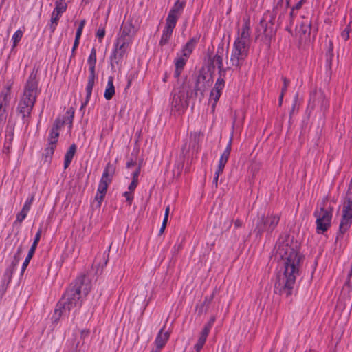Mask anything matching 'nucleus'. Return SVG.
<instances>
[{
  "mask_svg": "<svg viewBox=\"0 0 352 352\" xmlns=\"http://www.w3.org/2000/svg\"><path fill=\"white\" fill-rule=\"evenodd\" d=\"M223 168L221 167V166H218L217 167V169L216 170L215 173H214V175L216 176H219L223 171Z\"/></svg>",
  "mask_w": 352,
  "mask_h": 352,
  "instance_id": "09e8293b",
  "label": "nucleus"
},
{
  "mask_svg": "<svg viewBox=\"0 0 352 352\" xmlns=\"http://www.w3.org/2000/svg\"><path fill=\"white\" fill-rule=\"evenodd\" d=\"M284 94H285L280 93V94L279 96V105H281V104L283 102V99Z\"/></svg>",
  "mask_w": 352,
  "mask_h": 352,
  "instance_id": "13d9d810",
  "label": "nucleus"
},
{
  "mask_svg": "<svg viewBox=\"0 0 352 352\" xmlns=\"http://www.w3.org/2000/svg\"><path fill=\"white\" fill-rule=\"evenodd\" d=\"M195 40L194 38L190 39L183 47L182 50V55L188 58L190 54L192 53L195 47Z\"/></svg>",
  "mask_w": 352,
  "mask_h": 352,
  "instance_id": "b1692460",
  "label": "nucleus"
},
{
  "mask_svg": "<svg viewBox=\"0 0 352 352\" xmlns=\"http://www.w3.org/2000/svg\"><path fill=\"white\" fill-rule=\"evenodd\" d=\"M23 31L21 30H19L14 32V34L12 36V40L13 41V47H16L18 44V43L20 41L23 36Z\"/></svg>",
  "mask_w": 352,
  "mask_h": 352,
  "instance_id": "7c9ffc66",
  "label": "nucleus"
},
{
  "mask_svg": "<svg viewBox=\"0 0 352 352\" xmlns=\"http://www.w3.org/2000/svg\"><path fill=\"white\" fill-rule=\"evenodd\" d=\"M161 349H158L156 347L155 349H153L151 352H160Z\"/></svg>",
  "mask_w": 352,
  "mask_h": 352,
  "instance_id": "338daca9",
  "label": "nucleus"
},
{
  "mask_svg": "<svg viewBox=\"0 0 352 352\" xmlns=\"http://www.w3.org/2000/svg\"><path fill=\"white\" fill-rule=\"evenodd\" d=\"M124 197L126 198V201L129 203V204H131L132 202V200L133 199V193L132 192L129 191V192H125L124 193Z\"/></svg>",
  "mask_w": 352,
  "mask_h": 352,
  "instance_id": "a19ab883",
  "label": "nucleus"
},
{
  "mask_svg": "<svg viewBox=\"0 0 352 352\" xmlns=\"http://www.w3.org/2000/svg\"><path fill=\"white\" fill-rule=\"evenodd\" d=\"M38 89V80L36 74L32 72L28 79L23 95L18 105V111L21 113L23 118L28 117L33 109L36 101Z\"/></svg>",
  "mask_w": 352,
  "mask_h": 352,
  "instance_id": "20e7f679",
  "label": "nucleus"
},
{
  "mask_svg": "<svg viewBox=\"0 0 352 352\" xmlns=\"http://www.w3.org/2000/svg\"><path fill=\"white\" fill-rule=\"evenodd\" d=\"M87 63L89 65V72L90 73L95 72V66L96 63V50L94 47L91 49L90 55L87 60Z\"/></svg>",
  "mask_w": 352,
  "mask_h": 352,
  "instance_id": "393cba45",
  "label": "nucleus"
},
{
  "mask_svg": "<svg viewBox=\"0 0 352 352\" xmlns=\"http://www.w3.org/2000/svg\"><path fill=\"white\" fill-rule=\"evenodd\" d=\"M220 94H217V93H215L214 91H211L210 92V99H209V101L210 103H212V110L214 109V107L220 98Z\"/></svg>",
  "mask_w": 352,
  "mask_h": 352,
  "instance_id": "c756f323",
  "label": "nucleus"
},
{
  "mask_svg": "<svg viewBox=\"0 0 352 352\" xmlns=\"http://www.w3.org/2000/svg\"><path fill=\"white\" fill-rule=\"evenodd\" d=\"M62 124L59 121H56L52 127L49 137H48V144L47 147L45 149V152L43 155L45 157L51 158L54 154V150L56 147V143L58 142V138L59 137V129L61 126Z\"/></svg>",
  "mask_w": 352,
  "mask_h": 352,
  "instance_id": "9d476101",
  "label": "nucleus"
},
{
  "mask_svg": "<svg viewBox=\"0 0 352 352\" xmlns=\"http://www.w3.org/2000/svg\"><path fill=\"white\" fill-rule=\"evenodd\" d=\"M175 25L176 23L166 20V25L160 41V45H164L168 43Z\"/></svg>",
  "mask_w": 352,
  "mask_h": 352,
  "instance_id": "f8f14e48",
  "label": "nucleus"
},
{
  "mask_svg": "<svg viewBox=\"0 0 352 352\" xmlns=\"http://www.w3.org/2000/svg\"><path fill=\"white\" fill-rule=\"evenodd\" d=\"M133 34V27L131 23H125L122 28V33L120 36H124L126 38H130Z\"/></svg>",
  "mask_w": 352,
  "mask_h": 352,
  "instance_id": "5701e85b",
  "label": "nucleus"
},
{
  "mask_svg": "<svg viewBox=\"0 0 352 352\" xmlns=\"http://www.w3.org/2000/svg\"><path fill=\"white\" fill-rule=\"evenodd\" d=\"M212 64L214 67H217L219 72L223 70V58L222 55L220 54L219 50L217 51V54L212 58Z\"/></svg>",
  "mask_w": 352,
  "mask_h": 352,
  "instance_id": "a878e982",
  "label": "nucleus"
},
{
  "mask_svg": "<svg viewBox=\"0 0 352 352\" xmlns=\"http://www.w3.org/2000/svg\"><path fill=\"white\" fill-rule=\"evenodd\" d=\"M95 78H96L95 72L90 73L89 78H88L87 85L86 86V93H87L86 98H85V101L82 103L81 108H84L87 104L88 102L90 99V97H91V93H92V89H93V87L94 85Z\"/></svg>",
  "mask_w": 352,
  "mask_h": 352,
  "instance_id": "dca6fc26",
  "label": "nucleus"
},
{
  "mask_svg": "<svg viewBox=\"0 0 352 352\" xmlns=\"http://www.w3.org/2000/svg\"><path fill=\"white\" fill-rule=\"evenodd\" d=\"M34 195H32L25 202L23 206V210H25L27 212H29V210H30V208H31V206L32 204V202L34 201Z\"/></svg>",
  "mask_w": 352,
  "mask_h": 352,
  "instance_id": "72a5a7b5",
  "label": "nucleus"
},
{
  "mask_svg": "<svg viewBox=\"0 0 352 352\" xmlns=\"http://www.w3.org/2000/svg\"><path fill=\"white\" fill-rule=\"evenodd\" d=\"M73 114H74V112H73V113H72V114L69 117H68V118H67L68 122H69V128H71V127H72V120H73V117H74Z\"/></svg>",
  "mask_w": 352,
  "mask_h": 352,
  "instance_id": "864d4df0",
  "label": "nucleus"
},
{
  "mask_svg": "<svg viewBox=\"0 0 352 352\" xmlns=\"http://www.w3.org/2000/svg\"><path fill=\"white\" fill-rule=\"evenodd\" d=\"M66 8L67 6L64 3H56V8L53 10V12L61 16L62 14L66 10Z\"/></svg>",
  "mask_w": 352,
  "mask_h": 352,
  "instance_id": "2f4dec72",
  "label": "nucleus"
},
{
  "mask_svg": "<svg viewBox=\"0 0 352 352\" xmlns=\"http://www.w3.org/2000/svg\"><path fill=\"white\" fill-rule=\"evenodd\" d=\"M169 336L170 334L168 331H164V327L161 329L155 340L156 347L162 349L168 340Z\"/></svg>",
  "mask_w": 352,
  "mask_h": 352,
  "instance_id": "f3484780",
  "label": "nucleus"
},
{
  "mask_svg": "<svg viewBox=\"0 0 352 352\" xmlns=\"http://www.w3.org/2000/svg\"><path fill=\"white\" fill-rule=\"evenodd\" d=\"M310 100L314 104L320 105V107L324 109H326L329 106L328 102L321 90L314 91L311 95Z\"/></svg>",
  "mask_w": 352,
  "mask_h": 352,
  "instance_id": "ddd939ff",
  "label": "nucleus"
},
{
  "mask_svg": "<svg viewBox=\"0 0 352 352\" xmlns=\"http://www.w3.org/2000/svg\"><path fill=\"white\" fill-rule=\"evenodd\" d=\"M12 87V82L9 81L4 86L0 94V105L8 106L11 100V89Z\"/></svg>",
  "mask_w": 352,
  "mask_h": 352,
  "instance_id": "4468645a",
  "label": "nucleus"
},
{
  "mask_svg": "<svg viewBox=\"0 0 352 352\" xmlns=\"http://www.w3.org/2000/svg\"><path fill=\"white\" fill-rule=\"evenodd\" d=\"M188 89L186 85H182L178 90H175L172 100V107L177 111L188 107Z\"/></svg>",
  "mask_w": 352,
  "mask_h": 352,
  "instance_id": "1a4fd4ad",
  "label": "nucleus"
},
{
  "mask_svg": "<svg viewBox=\"0 0 352 352\" xmlns=\"http://www.w3.org/2000/svg\"><path fill=\"white\" fill-rule=\"evenodd\" d=\"M138 181L132 180V182H131V184L129 186V191L133 192L135 190V188H136V186L138 185Z\"/></svg>",
  "mask_w": 352,
  "mask_h": 352,
  "instance_id": "37998d69",
  "label": "nucleus"
},
{
  "mask_svg": "<svg viewBox=\"0 0 352 352\" xmlns=\"http://www.w3.org/2000/svg\"><path fill=\"white\" fill-rule=\"evenodd\" d=\"M89 333V331L87 330V329H83L80 332L81 337L83 338L87 337Z\"/></svg>",
  "mask_w": 352,
  "mask_h": 352,
  "instance_id": "8fccbe9b",
  "label": "nucleus"
},
{
  "mask_svg": "<svg viewBox=\"0 0 352 352\" xmlns=\"http://www.w3.org/2000/svg\"><path fill=\"white\" fill-rule=\"evenodd\" d=\"M41 230H38L36 234L34 241L36 243H38L40 238H41Z\"/></svg>",
  "mask_w": 352,
  "mask_h": 352,
  "instance_id": "49530a36",
  "label": "nucleus"
},
{
  "mask_svg": "<svg viewBox=\"0 0 352 352\" xmlns=\"http://www.w3.org/2000/svg\"><path fill=\"white\" fill-rule=\"evenodd\" d=\"M35 250H34V249H33V248H30V249L29 250V252H30V254H34V252H35Z\"/></svg>",
  "mask_w": 352,
  "mask_h": 352,
  "instance_id": "774afa93",
  "label": "nucleus"
},
{
  "mask_svg": "<svg viewBox=\"0 0 352 352\" xmlns=\"http://www.w3.org/2000/svg\"><path fill=\"white\" fill-rule=\"evenodd\" d=\"M76 151V146L73 144L71 145L65 155L64 168L66 169L72 161V159Z\"/></svg>",
  "mask_w": 352,
  "mask_h": 352,
  "instance_id": "aec40b11",
  "label": "nucleus"
},
{
  "mask_svg": "<svg viewBox=\"0 0 352 352\" xmlns=\"http://www.w3.org/2000/svg\"><path fill=\"white\" fill-rule=\"evenodd\" d=\"M6 105H0V124H3L6 119Z\"/></svg>",
  "mask_w": 352,
  "mask_h": 352,
  "instance_id": "473e14b6",
  "label": "nucleus"
},
{
  "mask_svg": "<svg viewBox=\"0 0 352 352\" xmlns=\"http://www.w3.org/2000/svg\"><path fill=\"white\" fill-rule=\"evenodd\" d=\"M167 221H168V218L164 217L163 222H162V225H163L164 226H166Z\"/></svg>",
  "mask_w": 352,
  "mask_h": 352,
  "instance_id": "680f3d73",
  "label": "nucleus"
},
{
  "mask_svg": "<svg viewBox=\"0 0 352 352\" xmlns=\"http://www.w3.org/2000/svg\"><path fill=\"white\" fill-rule=\"evenodd\" d=\"M261 29H263V34L267 37H271L274 34L273 29L271 27L268 28L267 23L265 21H261L260 26H259V31H261Z\"/></svg>",
  "mask_w": 352,
  "mask_h": 352,
  "instance_id": "bb28decb",
  "label": "nucleus"
},
{
  "mask_svg": "<svg viewBox=\"0 0 352 352\" xmlns=\"http://www.w3.org/2000/svg\"><path fill=\"white\" fill-rule=\"evenodd\" d=\"M170 211V206H167L165 210L164 217L168 218Z\"/></svg>",
  "mask_w": 352,
  "mask_h": 352,
  "instance_id": "603ef678",
  "label": "nucleus"
},
{
  "mask_svg": "<svg viewBox=\"0 0 352 352\" xmlns=\"http://www.w3.org/2000/svg\"><path fill=\"white\" fill-rule=\"evenodd\" d=\"M234 226L235 227H241L242 226V222L240 221V220H236L235 222H234Z\"/></svg>",
  "mask_w": 352,
  "mask_h": 352,
  "instance_id": "4d7b16f0",
  "label": "nucleus"
},
{
  "mask_svg": "<svg viewBox=\"0 0 352 352\" xmlns=\"http://www.w3.org/2000/svg\"><path fill=\"white\" fill-rule=\"evenodd\" d=\"M214 318H211V319L210 320V321L208 322V324H206L204 326V329H208V333H209V332H210V329H211V327H212V324H213V323H214Z\"/></svg>",
  "mask_w": 352,
  "mask_h": 352,
  "instance_id": "c03bdc74",
  "label": "nucleus"
},
{
  "mask_svg": "<svg viewBox=\"0 0 352 352\" xmlns=\"http://www.w3.org/2000/svg\"><path fill=\"white\" fill-rule=\"evenodd\" d=\"M276 256L283 261L284 270L277 275L274 291L279 294L289 296L300 275L302 256L299 253L298 243L289 234H281L274 247Z\"/></svg>",
  "mask_w": 352,
  "mask_h": 352,
  "instance_id": "f257e3e1",
  "label": "nucleus"
},
{
  "mask_svg": "<svg viewBox=\"0 0 352 352\" xmlns=\"http://www.w3.org/2000/svg\"><path fill=\"white\" fill-rule=\"evenodd\" d=\"M60 16H61L60 14H58L57 13L52 12L50 25V29L52 32H54L57 26L58 21H59Z\"/></svg>",
  "mask_w": 352,
  "mask_h": 352,
  "instance_id": "cd10ccee",
  "label": "nucleus"
},
{
  "mask_svg": "<svg viewBox=\"0 0 352 352\" xmlns=\"http://www.w3.org/2000/svg\"><path fill=\"white\" fill-rule=\"evenodd\" d=\"M85 25V20H82L80 22L78 28V29L76 30V37H75L76 39H79L80 40V38L81 36V34H82V30L84 28Z\"/></svg>",
  "mask_w": 352,
  "mask_h": 352,
  "instance_id": "c9c22d12",
  "label": "nucleus"
},
{
  "mask_svg": "<svg viewBox=\"0 0 352 352\" xmlns=\"http://www.w3.org/2000/svg\"><path fill=\"white\" fill-rule=\"evenodd\" d=\"M12 274V272L10 270H8L6 272V275L8 276L9 280H10V278H11Z\"/></svg>",
  "mask_w": 352,
  "mask_h": 352,
  "instance_id": "6e6d98bb",
  "label": "nucleus"
},
{
  "mask_svg": "<svg viewBox=\"0 0 352 352\" xmlns=\"http://www.w3.org/2000/svg\"><path fill=\"white\" fill-rule=\"evenodd\" d=\"M352 30V27H351V23L347 25V27L342 31V32L341 33V36L342 38L344 40V41H346L349 39V33Z\"/></svg>",
  "mask_w": 352,
  "mask_h": 352,
  "instance_id": "f704fd0d",
  "label": "nucleus"
},
{
  "mask_svg": "<svg viewBox=\"0 0 352 352\" xmlns=\"http://www.w3.org/2000/svg\"><path fill=\"white\" fill-rule=\"evenodd\" d=\"M90 284L87 278L85 276L78 277L74 283L67 290L62 301L58 305L63 308V311H60L58 316L63 312L76 309L80 307L83 298L88 294L90 291Z\"/></svg>",
  "mask_w": 352,
  "mask_h": 352,
  "instance_id": "f03ea898",
  "label": "nucleus"
},
{
  "mask_svg": "<svg viewBox=\"0 0 352 352\" xmlns=\"http://www.w3.org/2000/svg\"><path fill=\"white\" fill-rule=\"evenodd\" d=\"M114 173V166L111 163H108L103 171L102 177L98 184L97 193L95 197V200L98 201V207H100L101 206V203L107 193V188L112 181Z\"/></svg>",
  "mask_w": 352,
  "mask_h": 352,
  "instance_id": "39448f33",
  "label": "nucleus"
},
{
  "mask_svg": "<svg viewBox=\"0 0 352 352\" xmlns=\"http://www.w3.org/2000/svg\"><path fill=\"white\" fill-rule=\"evenodd\" d=\"M30 261V259H28V258H25V259L23 263V265H22L21 274H23L24 272V271L25 270L26 267H28Z\"/></svg>",
  "mask_w": 352,
  "mask_h": 352,
  "instance_id": "a18cd8bd",
  "label": "nucleus"
},
{
  "mask_svg": "<svg viewBox=\"0 0 352 352\" xmlns=\"http://www.w3.org/2000/svg\"><path fill=\"white\" fill-rule=\"evenodd\" d=\"M78 44H79V39H76L75 38V41H74V45H73V48H72V56H74V51L77 48V47L78 46Z\"/></svg>",
  "mask_w": 352,
  "mask_h": 352,
  "instance_id": "de8ad7c7",
  "label": "nucleus"
},
{
  "mask_svg": "<svg viewBox=\"0 0 352 352\" xmlns=\"http://www.w3.org/2000/svg\"><path fill=\"white\" fill-rule=\"evenodd\" d=\"M131 42L130 38H126L124 36H119L117 38L115 47L110 56L111 65L112 67L118 65L122 61Z\"/></svg>",
  "mask_w": 352,
  "mask_h": 352,
  "instance_id": "423d86ee",
  "label": "nucleus"
},
{
  "mask_svg": "<svg viewBox=\"0 0 352 352\" xmlns=\"http://www.w3.org/2000/svg\"><path fill=\"white\" fill-rule=\"evenodd\" d=\"M105 36V29L104 27H100L96 32V36L98 38L100 42Z\"/></svg>",
  "mask_w": 352,
  "mask_h": 352,
  "instance_id": "4c0bfd02",
  "label": "nucleus"
},
{
  "mask_svg": "<svg viewBox=\"0 0 352 352\" xmlns=\"http://www.w3.org/2000/svg\"><path fill=\"white\" fill-rule=\"evenodd\" d=\"M37 245H38V243H36V242L34 241L32 245V246H31V248H33V249L36 250Z\"/></svg>",
  "mask_w": 352,
  "mask_h": 352,
  "instance_id": "0e129e2a",
  "label": "nucleus"
},
{
  "mask_svg": "<svg viewBox=\"0 0 352 352\" xmlns=\"http://www.w3.org/2000/svg\"><path fill=\"white\" fill-rule=\"evenodd\" d=\"M208 336V329H203L202 331L201 332L197 344L194 346L195 349L196 350V352H200L201 349L203 348L204 345L206 343Z\"/></svg>",
  "mask_w": 352,
  "mask_h": 352,
  "instance_id": "4be33fe9",
  "label": "nucleus"
},
{
  "mask_svg": "<svg viewBox=\"0 0 352 352\" xmlns=\"http://www.w3.org/2000/svg\"><path fill=\"white\" fill-rule=\"evenodd\" d=\"M187 60L188 58L185 57L183 55H180L175 59V71L174 72V76L175 78H178L180 76Z\"/></svg>",
  "mask_w": 352,
  "mask_h": 352,
  "instance_id": "a211bd4d",
  "label": "nucleus"
},
{
  "mask_svg": "<svg viewBox=\"0 0 352 352\" xmlns=\"http://www.w3.org/2000/svg\"><path fill=\"white\" fill-rule=\"evenodd\" d=\"M23 251V248L21 246H19L17 249L16 254L14 255V261L12 263L14 265H16L19 261V255L21 254Z\"/></svg>",
  "mask_w": 352,
  "mask_h": 352,
  "instance_id": "ea45409f",
  "label": "nucleus"
},
{
  "mask_svg": "<svg viewBox=\"0 0 352 352\" xmlns=\"http://www.w3.org/2000/svg\"><path fill=\"white\" fill-rule=\"evenodd\" d=\"M250 44V32L248 23L243 24L239 32L231 52L230 62L232 65L240 67L247 57Z\"/></svg>",
  "mask_w": 352,
  "mask_h": 352,
  "instance_id": "7ed1b4c3",
  "label": "nucleus"
},
{
  "mask_svg": "<svg viewBox=\"0 0 352 352\" xmlns=\"http://www.w3.org/2000/svg\"><path fill=\"white\" fill-rule=\"evenodd\" d=\"M140 173V168L133 173V180L138 181V175Z\"/></svg>",
  "mask_w": 352,
  "mask_h": 352,
  "instance_id": "3c124183",
  "label": "nucleus"
},
{
  "mask_svg": "<svg viewBox=\"0 0 352 352\" xmlns=\"http://www.w3.org/2000/svg\"><path fill=\"white\" fill-rule=\"evenodd\" d=\"M225 86V82L224 80L221 78H219L214 85V88L212 91H214L215 93H217L219 94H221V91L223 89Z\"/></svg>",
  "mask_w": 352,
  "mask_h": 352,
  "instance_id": "c85d7f7f",
  "label": "nucleus"
},
{
  "mask_svg": "<svg viewBox=\"0 0 352 352\" xmlns=\"http://www.w3.org/2000/svg\"><path fill=\"white\" fill-rule=\"evenodd\" d=\"M300 31L303 33V34H306V33H309V31H310V24L309 23H307V24H303L302 25L301 28H300Z\"/></svg>",
  "mask_w": 352,
  "mask_h": 352,
  "instance_id": "79ce46f5",
  "label": "nucleus"
},
{
  "mask_svg": "<svg viewBox=\"0 0 352 352\" xmlns=\"http://www.w3.org/2000/svg\"><path fill=\"white\" fill-rule=\"evenodd\" d=\"M115 94V87L113 85V77L109 76L108 78L107 85L104 93V97L106 100H109Z\"/></svg>",
  "mask_w": 352,
  "mask_h": 352,
  "instance_id": "6ab92c4d",
  "label": "nucleus"
},
{
  "mask_svg": "<svg viewBox=\"0 0 352 352\" xmlns=\"http://www.w3.org/2000/svg\"><path fill=\"white\" fill-rule=\"evenodd\" d=\"M212 84V80L209 78L206 80V76L204 75H199L197 80L195 86V91L197 93L200 91L201 94L206 91V89L210 87Z\"/></svg>",
  "mask_w": 352,
  "mask_h": 352,
  "instance_id": "2eb2a0df",
  "label": "nucleus"
},
{
  "mask_svg": "<svg viewBox=\"0 0 352 352\" xmlns=\"http://www.w3.org/2000/svg\"><path fill=\"white\" fill-rule=\"evenodd\" d=\"M165 228H166V226H164L163 225H162L160 230V234H162L164 232Z\"/></svg>",
  "mask_w": 352,
  "mask_h": 352,
  "instance_id": "e2e57ef3",
  "label": "nucleus"
},
{
  "mask_svg": "<svg viewBox=\"0 0 352 352\" xmlns=\"http://www.w3.org/2000/svg\"><path fill=\"white\" fill-rule=\"evenodd\" d=\"M134 165H135V162L133 160H131L130 162H128L127 164H126L128 168H130V167H131V166H133Z\"/></svg>",
  "mask_w": 352,
  "mask_h": 352,
  "instance_id": "bf43d9fd",
  "label": "nucleus"
},
{
  "mask_svg": "<svg viewBox=\"0 0 352 352\" xmlns=\"http://www.w3.org/2000/svg\"><path fill=\"white\" fill-rule=\"evenodd\" d=\"M316 217V230L319 234L327 231L330 226L331 221V211L324 208H320L319 210H316L314 213Z\"/></svg>",
  "mask_w": 352,
  "mask_h": 352,
  "instance_id": "6e6552de",
  "label": "nucleus"
},
{
  "mask_svg": "<svg viewBox=\"0 0 352 352\" xmlns=\"http://www.w3.org/2000/svg\"><path fill=\"white\" fill-rule=\"evenodd\" d=\"M219 176H216V175H214V178H213V184L215 185V187H216V188L217 187V184H218V179H219Z\"/></svg>",
  "mask_w": 352,
  "mask_h": 352,
  "instance_id": "5fc2aeb1",
  "label": "nucleus"
},
{
  "mask_svg": "<svg viewBox=\"0 0 352 352\" xmlns=\"http://www.w3.org/2000/svg\"><path fill=\"white\" fill-rule=\"evenodd\" d=\"M184 7V3L177 1L174 4L173 7L170 10L166 21L177 23V21L181 15V13Z\"/></svg>",
  "mask_w": 352,
  "mask_h": 352,
  "instance_id": "9b49d317",
  "label": "nucleus"
},
{
  "mask_svg": "<svg viewBox=\"0 0 352 352\" xmlns=\"http://www.w3.org/2000/svg\"><path fill=\"white\" fill-rule=\"evenodd\" d=\"M279 221V215L261 216L258 218L255 230L258 234H261L264 232L272 233L278 224Z\"/></svg>",
  "mask_w": 352,
  "mask_h": 352,
  "instance_id": "0eeeda50",
  "label": "nucleus"
},
{
  "mask_svg": "<svg viewBox=\"0 0 352 352\" xmlns=\"http://www.w3.org/2000/svg\"><path fill=\"white\" fill-rule=\"evenodd\" d=\"M33 255H34L33 254H30V252H28L26 258H28V259H30L31 260L32 256H33Z\"/></svg>",
  "mask_w": 352,
  "mask_h": 352,
  "instance_id": "69168bd1",
  "label": "nucleus"
},
{
  "mask_svg": "<svg viewBox=\"0 0 352 352\" xmlns=\"http://www.w3.org/2000/svg\"><path fill=\"white\" fill-rule=\"evenodd\" d=\"M28 213V212L23 210L22 209L21 211L16 216V221L21 223L25 219Z\"/></svg>",
  "mask_w": 352,
  "mask_h": 352,
  "instance_id": "e433bc0d",
  "label": "nucleus"
},
{
  "mask_svg": "<svg viewBox=\"0 0 352 352\" xmlns=\"http://www.w3.org/2000/svg\"><path fill=\"white\" fill-rule=\"evenodd\" d=\"M302 1L303 0H301L300 1H299L296 5V9H299L301 6H302Z\"/></svg>",
  "mask_w": 352,
  "mask_h": 352,
  "instance_id": "052dcab7",
  "label": "nucleus"
},
{
  "mask_svg": "<svg viewBox=\"0 0 352 352\" xmlns=\"http://www.w3.org/2000/svg\"><path fill=\"white\" fill-rule=\"evenodd\" d=\"M231 144H232V140L230 139L228 146H226V149L224 150L223 153L221 155V157L219 159L218 166H221L224 168L225 165L226 164L230 154L231 151Z\"/></svg>",
  "mask_w": 352,
  "mask_h": 352,
  "instance_id": "412c9836",
  "label": "nucleus"
},
{
  "mask_svg": "<svg viewBox=\"0 0 352 352\" xmlns=\"http://www.w3.org/2000/svg\"><path fill=\"white\" fill-rule=\"evenodd\" d=\"M282 80H283V86L282 87V89H281V92L280 93H283V94H285L287 89V87L289 84V81L288 79H287V78L283 76L282 77Z\"/></svg>",
  "mask_w": 352,
  "mask_h": 352,
  "instance_id": "58836bf2",
  "label": "nucleus"
}]
</instances>
